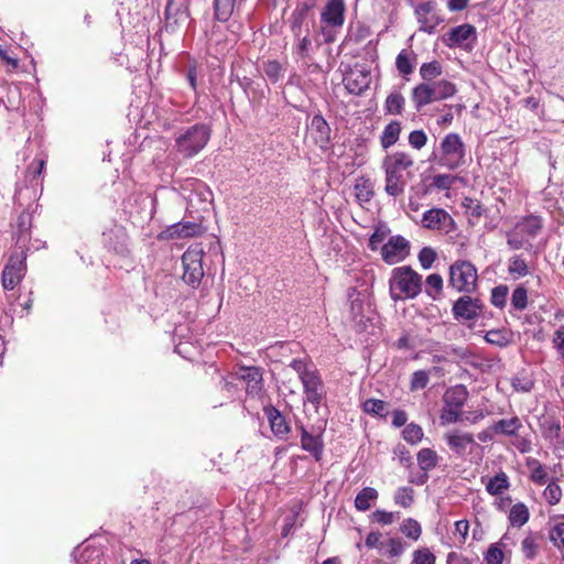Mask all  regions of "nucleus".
<instances>
[{"label":"nucleus","instance_id":"53","mask_svg":"<svg viewBox=\"0 0 564 564\" xmlns=\"http://www.w3.org/2000/svg\"><path fill=\"white\" fill-rule=\"evenodd\" d=\"M511 305L517 311H523L528 306V290L523 285H518L511 295Z\"/></svg>","mask_w":564,"mask_h":564},{"label":"nucleus","instance_id":"51","mask_svg":"<svg viewBox=\"0 0 564 564\" xmlns=\"http://www.w3.org/2000/svg\"><path fill=\"white\" fill-rule=\"evenodd\" d=\"M393 500L402 508H410L414 501V490L411 487H400L397 489Z\"/></svg>","mask_w":564,"mask_h":564},{"label":"nucleus","instance_id":"7","mask_svg":"<svg viewBox=\"0 0 564 564\" xmlns=\"http://www.w3.org/2000/svg\"><path fill=\"white\" fill-rule=\"evenodd\" d=\"M26 257L24 251L13 250L2 270V286L4 290H13L26 273Z\"/></svg>","mask_w":564,"mask_h":564},{"label":"nucleus","instance_id":"38","mask_svg":"<svg viewBox=\"0 0 564 564\" xmlns=\"http://www.w3.org/2000/svg\"><path fill=\"white\" fill-rule=\"evenodd\" d=\"M236 0H214L215 18L219 22H227L235 13Z\"/></svg>","mask_w":564,"mask_h":564},{"label":"nucleus","instance_id":"42","mask_svg":"<svg viewBox=\"0 0 564 564\" xmlns=\"http://www.w3.org/2000/svg\"><path fill=\"white\" fill-rule=\"evenodd\" d=\"M443 352L448 357V359L455 361H465L469 362V359L474 357V354L468 347L457 346V345H445L443 347Z\"/></svg>","mask_w":564,"mask_h":564},{"label":"nucleus","instance_id":"29","mask_svg":"<svg viewBox=\"0 0 564 564\" xmlns=\"http://www.w3.org/2000/svg\"><path fill=\"white\" fill-rule=\"evenodd\" d=\"M430 87L434 101L447 99L457 93L455 84L446 79L431 82Z\"/></svg>","mask_w":564,"mask_h":564},{"label":"nucleus","instance_id":"12","mask_svg":"<svg viewBox=\"0 0 564 564\" xmlns=\"http://www.w3.org/2000/svg\"><path fill=\"white\" fill-rule=\"evenodd\" d=\"M414 8V13L420 23V31L432 34L435 29L444 22V19L436 12V3L434 1H425L415 4L411 2Z\"/></svg>","mask_w":564,"mask_h":564},{"label":"nucleus","instance_id":"44","mask_svg":"<svg viewBox=\"0 0 564 564\" xmlns=\"http://www.w3.org/2000/svg\"><path fill=\"white\" fill-rule=\"evenodd\" d=\"M508 273L513 279H519L530 273L529 267L521 254H514L509 259Z\"/></svg>","mask_w":564,"mask_h":564},{"label":"nucleus","instance_id":"17","mask_svg":"<svg viewBox=\"0 0 564 564\" xmlns=\"http://www.w3.org/2000/svg\"><path fill=\"white\" fill-rule=\"evenodd\" d=\"M164 14L165 26L173 32L180 24L186 22L189 17L187 0H169Z\"/></svg>","mask_w":564,"mask_h":564},{"label":"nucleus","instance_id":"19","mask_svg":"<svg viewBox=\"0 0 564 564\" xmlns=\"http://www.w3.org/2000/svg\"><path fill=\"white\" fill-rule=\"evenodd\" d=\"M476 29L471 24H462L452 28L443 37V42L448 47H467L469 40H475Z\"/></svg>","mask_w":564,"mask_h":564},{"label":"nucleus","instance_id":"59","mask_svg":"<svg viewBox=\"0 0 564 564\" xmlns=\"http://www.w3.org/2000/svg\"><path fill=\"white\" fill-rule=\"evenodd\" d=\"M430 382L429 371L426 370H416L412 373L410 390L417 391L427 387Z\"/></svg>","mask_w":564,"mask_h":564},{"label":"nucleus","instance_id":"34","mask_svg":"<svg viewBox=\"0 0 564 564\" xmlns=\"http://www.w3.org/2000/svg\"><path fill=\"white\" fill-rule=\"evenodd\" d=\"M509 477L505 471H499L486 484V491L491 496L501 495L505 490L509 489Z\"/></svg>","mask_w":564,"mask_h":564},{"label":"nucleus","instance_id":"32","mask_svg":"<svg viewBox=\"0 0 564 564\" xmlns=\"http://www.w3.org/2000/svg\"><path fill=\"white\" fill-rule=\"evenodd\" d=\"M507 236V245L510 250H520L524 249L527 251H531L533 249V245L520 230L516 227L506 234Z\"/></svg>","mask_w":564,"mask_h":564},{"label":"nucleus","instance_id":"2","mask_svg":"<svg viewBox=\"0 0 564 564\" xmlns=\"http://www.w3.org/2000/svg\"><path fill=\"white\" fill-rule=\"evenodd\" d=\"M346 17L345 0H327L321 11L319 30L316 42L321 44L334 43L344 26Z\"/></svg>","mask_w":564,"mask_h":564},{"label":"nucleus","instance_id":"36","mask_svg":"<svg viewBox=\"0 0 564 564\" xmlns=\"http://www.w3.org/2000/svg\"><path fill=\"white\" fill-rule=\"evenodd\" d=\"M370 35H371L370 28L367 24H365L360 21H357L356 23L350 24L347 35H346V40L348 42H354L356 44H359V43L364 42L365 40H367Z\"/></svg>","mask_w":564,"mask_h":564},{"label":"nucleus","instance_id":"58","mask_svg":"<svg viewBox=\"0 0 564 564\" xmlns=\"http://www.w3.org/2000/svg\"><path fill=\"white\" fill-rule=\"evenodd\" d=\"M549 539L557 550H564V522L556 523L550 529Z\"/></svg>","mask_w":564,"mask_h":564},{"label":"nucleus","instance_id":"3","mask_svg":"<svg viewBox=\"0 0 564 564\" xmlns=\"http://www.w3.org/2000/svg\"><path fill=\"white\" fill-rule=\"evenodd\" d=\"M393 301L415 299L422 292V275L410 265L394 268L389 280Z\"/></svg>","mask_w":564,"mask_h":564},{"label":"nucleus","instance_id":"6","mask_svg":"<svg viewBox=\"0 0 564 564\" xmlns=\"http://www.w3.org/2000/svg\"><path fill=\"white\" fill-rule=\"evenodd\" d=\"M468 390L464 384L448 388L443 395V409L441 419L444 423H457L462 421L463 406L468 399Z\"/></svg>","mask_w":564,"mask_h":564},{"label":"nucleus","instance_id":"37","mask_svg":"<svg viewBox=\"0 0 564 564\" xmlns=\"http://www.w3.org/2000/svg\"><path fill=\"white\" fill-rule=\"evenodd\" d=\"M355 196L359 203H368L373 197V184L369 178L359 177L355 184Z\"/></svg>","mask_w":564,"mask_h":564},{"label":"nucleus","instance_id":"52","mask_svg":"<svg viewBox=\"0 0 564 564\" xmlns=\"http://www.w3.org/2000/svg\"><path fill=\"white\" fill-rule=\"evenodd\" d=\"M509 288L506 284H499L491 290L490 302L498 308H503L507 304Z\"/></svg>","mask_w":564,"mask_h":564},{"label":"nucleus","instance_id":"10","mask_svg":"<svg viewBox=\"0 0 564 564\" xmlns=\"http://www.w3.org/2000/svg\"><path fill=\"white\" fill-rule=\"evenodd\" d=\"M231 378L246 384V393L252 398L260 397L264 390L263 369L257 366H240Z\"/></svg>","mask_w":564,"mask_h":564},{"label":"nucleus","instance_id":"55","mask_svg":"<svg viewBox=\"0 0 564 564\" xmlns=\"http://www.w3.org/2000/svg\"><path fill=\"white\" fill-rule=\"evenodd\" d=\"M401 532L408 536L409 539H412L414 541L419 540V538L421 536L422 534V528H421V524L412 519V518H408L403 521L401 528H400Z\"/></svg>","mask_w":564,"mask_h":564},{"label":"nucleus","instance_id":"49","mask_svg":"<svg viewBox=\"0 0 564 564\" xmlns=\"http://www.w3.org/2000/svg\"><path fill=\"white\" fill-rule=\"evenodd\" d=\"M539 549L540 545L538 543V538L532 532H530L521 542V551L528 560H534L538 555Z\"/></svg>","mask_w":564,"mask_h":564},{"label":"nucleus","instance_id":"16","mask_svg":"<svg viewBox=\"0 0 564 564\" xmlns=\"http://www.w3.org/2000/svg\"><path fill=\"white\" fill-rule=\"evenodd\" d=\"M263 413L268 419L273 435L281 441H286L291 432V422L286 415L272 404L263 406Z\"/></svg>","mask_w":564,"mask_h":564},{"label":"nucleus","instance_id":"46","mask_svg":"<svg viewBox=\"0 0 564 564\" xmlns=\"http://www.w3.org/2000/svg\"><path fill=\"white\" fill-rule=\"evenodd\" d=\"M443 278L438 273L430 274L425 280V293L432 300H438L443 292Z\"/></svg>","mask_w":564,"mask_h":564},{"label":"nucleus","instance_id":"54","mask_svg":"<svg viewBox=\"0 0 564 564\" xmlns=\"http://www.w3.org/2000/svg\"><path fill=\"white\" fill-rule=\"evenodd\" d=\"M543 497L549 505L555 506L562 499V489L557 485L556 479H552L543 491Z\"/></svg>","mask_w":564,"mask_h":564},{"label":"nucleus","instance_id":"41","mask_svg":"<svg viewBox=\"0 0 564 564\" xmlns=\"http://www.w3.org/2000/svg\"><path fill=\"white\" fill-rule=\"evenodd\" d=\"M417 464L422 471H430L438 464L437 453L432 448H422L417 453Z\"/></svg>","mask_w":564,"mask_h":564},{"label":"nucleus","instance_id":"35","mask_svg":"<svg viewBox=\"0 0 564 564\" xmlns=\"http://www.w3.org/2000/svg\"><path fill=\"white\" fill-rule=\"evenodd\" d=\"M485 340L494 346L503 348L511 344L512 333L508 329H490L485 335Z\"/></svg>","mask_w":564,"mask_h":564},{"label":"nucleus","instance_id":"26","mask_svg":"<svg viewBox=\"0 0 564 564\" xmlns=\"http://www.w3.org/2000/svg\"><path fill=\"white\" fill-rule=\"evenodd\" d=\"M202 226L193 221L177 223L166 229L169 238H188L199 235Z\"/></svg>","mask_w":564,"mask_h":564},{"label":"nucleus","instance_id":"47","mask_svg":"<svg viewBox=\"0 0 564 564\" xmlns=\"http://www.w3.org/2000/svg\"><path fill=\"white\" fill-rule=\"evenodd\" d=\"M388 404L386 401L380 399H367L362 403V411L367 414L379 416V417H386L388 414L387 411Z\"/></svg>","mask_w":564,"mask_h":564},{"label":"nucleus","instance_id":"33","mask_svg":"<svg viewBox=\"0 0 564 564\" xmlns=\"http://www.w3.org/2000/svg\"><path fill=\"white\" fill-rule=\"evenodd\" d=\"M530 519V511L523 502H517L510 508L508 520L512 527L521 528Z\"/></svg>","mask_w":564,"mask_h":564},{"label":"nucleus","instance_id":"4","mask_svg":"<svg viewBox=\"0 0 564 564\" xmlns=\"http://www.w3.org/2000/svg\"><path fill=\"white\" fill-rule=\"evenodd\" d=\"M413 161L404 153L388 155L383 162L386 169V192L390 196L403 193L406 180L404 172L412 166Z\"/></svg>","mask_w":564,"mask_h":564},{"label":"nucleus","instance_id":"15","mask_svg":"<svg viewBox=\"0 0 564 564\" xmlns=\"http://www.w3.org/2000/svg\"><path fill=\"white\" fill-rule=\"evenodd\" d=\"M316 6V0H303L296 3L295 9L289 19L291 31L294 37H300L310 28L308 18Z\"/></svg>","mask_w":564,"mask_h":564},{"label":"nucleus","instance_id":"40","mask_svg":"<svg viewBox=\"0 0 564 564\" xmlns=\"http://www.w3.org/2000/svg\"><path fill=\"white\" fill-rule=\"evenodd\" d=\"M378 491L372 487H365L355 498V507L359 511H367L371 507V502L377 500Z\"/></svg>","mask_w":564,"mask_h":564},{"label":"nucleus","instance_id":"39","mask_svg":"<svg viewBox=\"0 0 564 564\" xmlns=\"http://www.w3.org/2000/svg\"><path fill=\"white\" fill-rule=\"evenodd\" d=\"M542 435L546 440H554L560 436L561 424L553 415L543 416L540 422Z\"/></svg>","mask_w":564,"mask_h":564},{"label":"nucleus","instance_id":"13","mask_svg":"<svg viewBox=\"0 0 564 564\" xmlns=\"http://www.w3.org/2000/svg\"><path fill=\"white\" fill-rule=\"evenodd\" d=\"M301 433V448L311 454L316 460L321 462L324 454L323 431L317 429L307 430L302 423L297 425Z\"/></svg>","mask_w":564,"mask_h":564},{"label":"nucleus","instance_id":"5","mask_svg":"<svg viewBox=\"0 0 564 564\" xmlns=\"http://www.w3.org/2000/svg\"><path fill=\"white\" fill-rule=\"evenodd\" d=\"M477 269L468 260H457L449 267L448 284L457 292L471 293L477 284Z\"/></svg>","mask_w":564,"mask_h":564},{"label":"nucleus","instance_id":"30","mask_svg":"<svg viewBox=\"0 0 564 564\" xmlns=\"http://www.w3.org/2000/svg\"><path fill=\"white\" fill-rule=\"evenodd\" d=\"M411 100L414 108L420 111L422 108L433 102L430 83H421L412 89Z\"/></svg>","mask_w":564,"mask_h":564},{"label":"nucleus","instance_id":"45","mask_svg":"<svg viewBox=\"0 0 564 564\" xmlns=\"http://www.w3.org/2000/svg\"><path fill=\"white\" fill-rule=\"evenodd\" d=\"M443 73L442 64L438 61L423 63L420 67V76L423 83L434 82Z\"/></svg>","mask_w":564,"mask_h":564},{"label":"nucleus","instance_id":"24","mask_svg":"<svg viewBox=\"0 0 564 564\" xmlns=\"http://www.w3.org/2000/svg\"><path fill=\"white\" fill-rule=\"evenodd\" d=\"M520 230L528 239L535 238L543 228V218L538 215H527L522 217L514 226Z\"/></svg>","mask_w":564,"mask_h":564},{"label":"nucleus","instance_id":"9","mask_svg":"<svg viewBox=\"0 0 564 564\" xmlns=\"http://www.w3.org/2000/svg\"><path fill=\"white\" fill-rule=\"evenodd\" d=\"M484 308L481 300L463 295L454 302L452 314L454 319L459 323L475 322L482 315Z\"/></svg>","mask_w":564,"mask_h":564},{"label":"nucleus","instance_id":"50","mask_svg":"<svg viewBox=\"0 0 564 564\" xmlns=\"http://www.w3.org/2000/svg\"><path fill=\"white\" fill-rule=\"evenodd\" d=\"M405 99L399 91L391 93L386 99V110L391 115H400L403 110Z\"/></svg>","mask_w":564,"mask_h":564},{"label":"nucleus","instance_id":"61","mask_svg":"<svg viewBox=\"0 0 564 564\" xmlns=\"http://www.w3.org/2000/svg\"><path fill=\"white\" fill-rule=\"evenodd\" d=\"M417 258H419L421 267L424 270H429L432 268L433 263L435 262L437 254L433 248L424 247L420 250Z\"/></svg>","mask_w":564,"mask_h":564},{"label":"nucleus","instance_id":"14","mask_svg":"<svg viewBox=\"0 0 564 564\" xmlns=\"http://www.w3.org/2000/svg\"><path fill=\"white\" fill-rule=\"evenodd\" d=\"M434 154L441 166L454 170L464 163V143H441Z\"/></svg>","mask_w":564,"mask_h":564},{"label":"nucleus","instance_id":"22","mask_svg":"<svg viewBox=\"0 0 564 564\" xmlns=\"http://www.w3.org/2000/svg\"><path fill=\"white\" fill-rule=\"evenodd\" d=\"M416 63V54L412 50L403 48L397 55L395 68L403 79L410 80V76L414 73Z\"/></svg>","mask_w":564,"mask_h":564},{"label":"nucleus","instance_id":"57","mask_svg":"<svg viewBox=\"0 0 564 564\" xmlns=\"http://www.w3.org/2000/svg\"><path fill=\"white\" fill-rule=\"evenodd\" d=\"M390 232V229L387 225L380 224L375 228L373 234L369 238L368 247L372 251H377L379 248V245L386 239L388 234Z\"/></svg>","mask_w":564,"mask_h":564},{"label":"nucleus","instance_id":"60","mask_svg":"<svg viewBox=\"0 0 564 564\" xmlns=\"http://www.w3.org/2000/svg\"><path fill=\"white\" fill-rule=\"evenodd\" d=\"M505 554L502 547L499 544H491L486 553L484 554V561L486 564H502Z\"/></svg>","mask_w":564,"mask_h":564},{"label":"nucleus","instance_id":"18","mask_svg":"<svg viewBox=\"0 0 564 564\" xmlns=\"http://www.w3.org/2000/svg\"><path fill=\"white\" fill-rule=\"evenodd\" d=\"M31 214L28 212H22L17 218L15 229L13 231V239L15 241L14 250L24 251L28 253L29 242L31 240Z\"/></svg>","mask_w":564,"mask_h":564},{"label":"nucleus","instance_id":"31","mask_svg":"<svg viewBox=\"0 0 564 564\" xmlns=\"http://www.w3.org/2000/svg\"><path fill=\"white\" fill-rule=\"evenodd\" d=\"M210 128L206 123H196L187 128L175 141H208Z\"/></svg>","mask_w":564,"mask_h":564},{"label":"nucleus","instance_id":"64","mask_svg":"<svg viewBox=\"0 0 564 564\" xmlns=\"http://www.w3.org/2000/svg\"><path fill=\"white\" fill-rule=\"evenodd\" d=\"M479 561L477 556L467 557L462 553L452 551L446 556V564H475Z\"/></svg>","mask_w":564,"mask_h":564},{"label":"nucleus","instance_id":"23","mask_svg":"<svg viewBox=\"0 0 564 564\" xmlns=\"http://www.w3.org/2000/svg\"><path fill=\"white\" fill-rule=\"evenodd\" d=\"M307 135L313 141H330V127L322 115L312 117L307 123Z\"/></svg>","mask_w":564,"mask_h":564},{"label":"nucleus","instance_id":"1","mask_svg":"<svg viewBox=\"0 0 564 564\" xmlns=\"http://www.w3.org/2000/svg\"><path fill=\"white\" fill-rule=\"evenodd\" d=\"M291 367L299 376L303 386L305 402H308L318 409L326 397L324 381L310 359L294 358L290 362Z\"/></svg>","mask_w":564,"mask_h":564},{"label":"nucleus","instance_id":"43","mask_svg":"<svg viewBox=\"0 0 564 564\" xmlns=\"http://www.w3.org/2000/svg\"><path fill=\"white\" fill-rule=\"evenodd\" d=\"M262 72L272 84H275L284 77L285 68L280 62L273 59L262 64Z\"/></svg>","mask_w":564,"mask_h":564},{"label":"nucleus","instance_id":"20","mask_svg":"<svg viewBox=\"0 0 564 564\" xmlns=\"http://www.w3.org/2000/svg\"><path fill=\"white\" fill-rule=\"evenodd\" d=\"M345 86L350 94L361 95L371 83L370 72L365 68H355L345 77Z\"/></svg>","mask_w":564,"mask_h":564},{"label":"nucleus","instance_id":"8","mask_svg":"<svg viewBox=\"0 0 564 564\" xmlns=\"http://www.w3.org/2000/svg\"><path fill=\"white\" fill-rule=\"evenodd\" d=\"M182 264L183 281L193 289H197L204 278L203 251L188 249L182 256Z\"/></svg>","mask_w":564,"mask_h":564},{"label":"nucleus","instance_id":"21","mask_svg":"<svg viewBox=\"0 0 564 564\" xmlns=\"http://www.w3.org/2000/svg\"><path fill=\"white\" fill-rule=\"evenodd\" d=\"M445 440L447 446L457 456H465L467 454V448L475 445L473 434L462 432L459 430H454L452 432L446 433Z\"/></svg>","mask_w":564,"mask_h":564},{"label":"nucleus","instance_id":"48","mask_svg":"<svg viewBox=\"0 0 564 564\" xmlns=\"http://www.w3.org/2000/svg\"><path fill=\"white\" fill-rule=\"evenodd\" d=\"M528 467L531 470L530 478L538 485H544L547 481V473L545 467L538 459L528 460Z\"/></svg>","mask_w":564,"mask_h":564},{"label":"nucleus","instance_id":"27","mask_svg":"<svg viewBox=\"0 0 564 564\" xmlns=\"http://www.w3.org/2000/svg\"><path fill=\"white\" fill-rule=\"evenodd\" d=\"M72 554L76 564H101L102 552L98 547L77 546Z\"/></svg>","mask_w":564,"mask_h":564},{"label":"nucleus","instance_id":"56","mask_svg":"<svg viewBox=\"0 0 564 564\" xmlns=\"http://www.w3.org/2000/svg\"><path fill=\"white\" fill-rule=\"evenodd\" d=\"M402 437L412 445L417 444L423 437V430L419 424L410 423L402 431Z\"/></svg>","mask_w":564,"mask_h":564},{"label":"nucleus","instance_id":"25","mask_svg":"<svg viewBox=\"0 0 564 564\" xmlns=\"http://www.w3.org/2000/svg\"><path fill=\"white\" fill-rule=\"evenodd\" d=\"M520 429H522V422L518 416L501 419L490 426L492 433L509 437H517Z\"/></svg>","mask_w":564,"mask_h":564},{"label":"nucleus","instance_id":"11","mask_svg":"<svg viewBox=\"0 0 564 564\" xmlns=\"http://www.w3.org/2000/svg\"><path fill=\"white\" fill-rule=\"evenodd\" d=\"M410 250V241L401 235H395L381 247V257L387 264H395L406 259Z\"/></svg>","mask_w":564,"mask_h":564},{"label":"nucleus","instance_id":"28","mask_svg":"<svg viewBox=\"0 0 564 564\" xmlns=\"http://www.w3.org/2000/svg\"><path fill=\"white\" fill-rule=\"evenodd\" d=\"M446 220L453 221L449 214L442 208H431L423 214L422 226L427 229H440Z\"/></svg>","mask_w":564,"mask_h":564},{"label":"nucleus","instance_id":"62","mask_svg":"<svg viewBox=\"0 0 564 564\" xmlns=\"http://www.w3.org/2000/svg\"><path fill=\"white\" fill-rule=\"evenodd\" d=\"M405 545L400 538H390L387 541V550L384 552L389 557H399L403 554Z\"/></svg>","mask_w":564,"mask_h":564},{"label":"nucleus","instance_id":"63","mask_svg":"<svg viewBox=\"0 0 564 564\" xmlns=\"http://www.w3.org/2000/svg\"><path fill=\"white\" fill-rule=\"evenodd\" d=\"M435 555L427 549H419L413 552L412 564H435Z\"/></svg>","mask_w":564,"mask_h":564}]
</instances>
